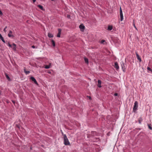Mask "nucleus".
<instances>
[{"mask_svg":"<svg viewBox=\"0 0 152 152\" xmlns=\"http://www.w3.org/2000/svg\"><path fill=\"white\" fill-rule=\"evenodd\" d=\"M64 136V143L65 145H69L70 143L65 134H63Z\"/></svg>","mask_w":152,"mask_h":152,"instance_id":"nucleus-1","label":"nucleus"},{"mask_svg":"<svg viewBox=\"0 0 152 152\" xmlns=\"http://www.w3.org/2000/svg\"><path fill=\"white\" fill-rule=\"evenodd\" d=\"M138 107V103L137 102L135 101L134 103V106L133 108V110L134 112H135L137 109Z\"/></svg>","mask_w":152,"mask_h":152,"instance_id":"nucleus-2","label":"nucleus"},{"mask_svg":"<svg viewBox=\"0 0 152 152\" xmlns=\"http://www.w3.org/2000/svg\"><path fill=\"white\" fill-rule=\"evenodd\" d=\"M120 15L121 18V21H122L123 20L124 18L122 11L121 7H120Z\"/></svg>","mask_w":152,"mask_h":152,"instance_id":"nucleus-3","label":"nucleus"},{"mask_svg":"<svg viewBox=\"0 0 152 152\" xmlns=\"http://www.w3.org/2000/svg\"><path fill=\"white\" fill-rule=\"evenodd\" d=\"M114 67L115 68H116L117 70H118L119 69V66L117 62H115Z\"/></svg>","mask_w":152,"mask_h":152,"instance_id":"nucleus-4","label":"nucleus"},{"mask_svg":"<svg viewBox=\"0 0 152 152\" xmlns=\"http://www.w3.org/2000/svg\"><path fill=\"white\" fill-rule=\"evenodd\" d=\"M30 79L33 81L34 82V83L35 84H38L37 83L36 80L34 77H31L30 78Z\"/></svg>","mask_w":152,"mask_h":152,"instance_id":"nucleus-5","label":"nucleus"},{"mask_svg":"<svg viewBox=\"0 0 152 152\" xmlns=\"http://www.w3.org/2000/svg\"><path fill=\"white\" fill-rule=\"evenodd\" d=\"M136 57H137V59L140 62H141V59L139 55H138V54L137 53V52L136 53Z\"/></svg>","mask_w":152,"mask_h":152,"instance_id":"nucleus-6","label":"nucleus"},{"mask_svg":"<svg viewBox=\"0 0 152 152\" xmlns=\"http://www.w3.org/2000/svg\"><path fill=\"white\" fill-rule=\"evenodd\" d=\"M12 32L11 31H9V33L8 34V36L9 37H13L14 36L12 35Z\"/></svg>","mask_w":152,"mask_h":152,"instance_id":"nucleus-7","label":"nucleus"},{"mask_svg":"<svg viewBox=\"0 0 152 152\" xmlns=\"http://www.w3.org/2000/svg\"><path fill=\"white\" fill-rule=\"evenodd\" d=\"M61 29H58V33L57 35V37H60V35H61Z\"/></svg>","mask_w":152,"mask_h":152,"instance_id":"nucleus-8","label":"nucleus"},{"mask_svg":"<svg viewBox=\"0 0 152 152\" xmlns=\"http://www.w3.org/2000/svg\"><path fill=\"white\" fill-rule=\"evenodd\" d=\"M84 26L83 24H81L79 26V28L81 31L83 30L84 28Z\"/></svg>","mask_w":152,"mask_h":152,"instance_id":"nucleus-9","label":"nucleus"},{"mask_svg":"<svg viewBox=\"0 0 152 152\" xmlns=\"http://www.w3.org/2000/svg\"><path fill=\"white\" fill-rule=\"evenodd\" d=\"M114 42L115 43H119V40L117 38H116L115 39H113Z\"/></svg>","mask_w":152,"mask_h":152,"instance_id":"nucleus-10","label":"nucleus"},{"mask_svg":"<svg viewBox=\"0 0 152 152\" xmlns=\"http://www.w3.org/2000/svg\"><path fill=\"white\" fill-rule=\"evenodd\" d=\"M121 67H122V69H123V70L124 71V70L126 69L125 64H124V63H123L122 64H121Z\"/></svg>","mask_w":152,"mask_h":152,"instance_id":"nucleus-11","label":"nucleus"},{"mask_svg":"<svg viewBox=\"0 0 152 152\" xmlns=\"http://www.w3.org/2000/svg\"><path fill=\"white\" fill-rule=\"evenodd\" d=\"M12 45L13 46L12 47L13 48V50L15 51L16 50V45L15 44L13 43L12 44Z\"/></svg>","mask_w":152,"mask_h":152,"instance_id":"nucleus-12","label":"nucleus"},{"mask_svg":"<svg viewBox=\"0 0 152 152\" xmlns=\"http://www.w3.org/2000/svg\"><path fill=\"white\" fill-rule=\"evenodd\" d=\"M113 29V27L112 26H109L107 27V30L109 31H111Z\"/></svg>","mask_w":152,"mask_h":152,"instance_id":"nucleus-13","label":"nucleus"},{"mask_svg":"<svg viewBox=\"0 0 152 152\" xmlns=\"http://www.w3.org/2000/svg\"><path fill=\"white\" fill-rule=\"evenodd\" d=\"M101 81L100 80H98V86L99 87H101Z\"/></svg>","mask_w":152,"mask_h":152,"instance_id":"nucleus-14","label":"nucleus"},{"mask_svg":"<svg viewBox=\"0 0 152 152\" xmlns=\"http://www.w3.org/2000/svg\"><path fill=\"white\" fill-rule=\"evenodd\" d=\"M0 39L4 43L5 42V40L3 37H2L1 34H0Z\"/></svg>","mask_w":152,"mask_h":152,"instance_id":"nucleus-15","label":"nucleus"},{"mask_svg":"<svg viewBox=\"0 0 152 152\" xmlns=\"http://www.w3.org/2000/svg\"><path fill=\"white\" fill-rule=\"evenodd\" d=\"M0 39L4 43L5 42V40L3 37H2L1 34H0Z\"/></svg>","mask_w":152,"mask_h":152,"instance_id":"nucleus-16","label":"nucleus"},{"mask_svg":"<svg viewBox=\"0 0 152 152\" xmlns=\"http://www.w3.org/2000/svg\"><path fill=\"white\" fill-rule=\"evenodd\" d=\"M0 39L4 43L5 42V40L3 37H2L1 34H0Z\"/></svg>","mask_w":152,"mask_h":152,"instance_id":"nucleus-17","label":"nucleus"},{"mask_svg":"<svg viewBox=\"0 0 152 152\" xmlns=\"http://www.w3.org/2000/svg\"><path fill=\"white\" fill-rule=\"evenodd\" d=\"M0 39L4 43L5 42V40L3 37H2L1 34H0Z\"/></svg>","mask_w":152,"mask_h":152,"instance_id":"nucleus-18","label":"nucleus"},{"mask_svg":"<svg viewBox=\"0 0 152 152\" xmlns=\"http://www.w3.org/2000/svg\"><path fill=\"white\" fill-rule=\"evenodd\" d=\"M143 119L142 118H140L138 119L139 123V124H141Z\"/></svg>","mask_w":152,"mask_h":152,"instance_id":"nucleus-19","label":"nucleus"},{"mask_svg":"<svg viewBox=\"0 0 152 152\" xmlns=\"http://www.w3.org/2000/svg\"><path fill=\"white\" fill-rule=\"evenodd\" d=\"M48 36L50 38L53 37V35L50 33H48Z\"/></svg>","mask_w":152,"mask_h":152,"instance_id":"nucleus-20","label":"nucleus"},{"mask_svg":"<svg viewBox=\"0 0 152 152\" xmlns=\"http://www.w3.org/2000/svg\"><path fill=\"white\" fill-rule=\"evenodd\" d=\"M50 65H45V68L46 69H49L50 67Z\"/></svg>","mask_w":152,"mask_h":152,"instance_id":"nucleus-21","label":"nucleus"},{"mask_svg":"<svg viewBox=\"0 0 152 152\" xmlns=\"http://www.w3.org/2000/svg\"><path fill=\"white\" fill-rule=\"evenodd\" d=\"M84 60H85V62L86 63H87V64L88 63V58H84Z\"/></svg>","mask_w":152,"mask_h":152,"instance_id":"nucleus-22","label":"nucleus"},{"mask_svg":"<svg viewBox=\"0 0 152 152\" xmlns=\"http://www.w3.org/2000/svg\"><path fill=\"white\" fill-rule=\"evenodd\" d=\"M37 7H39L41 10H43V7L42 5H39L37 6Z\"/></svg>","mask_w":152,"mask_h":152,"instance_id":"nucleus-23","label":"nucleus"},{"mask_svg":"<svg viewBox=\"0 0 152 152\" xmlns=\"http://www.w3.org/2000/svg\"><path fill=\"white\" fill-rule=\"evenodd\" d=\"M51 42H52V45H53V46H54V47L55 46V42L53 40H52L51 41Z\"/></svg>","mask_w":152,"mask_h":152,"instance_id":"nucleus-24","label":"nucleus"},{"mask_svg":"<svg viewBox=\"0 0 152 152\" xmlns=\"http://www.w3.org/2000/svg\"><path fill=\"white\" fill-rule=\"evenodd\" d=\"M24 72L26 75L30 73L29 71H26L25 69H24Z\"/></svg>","mask_w":152,"mask_h":152,"instance_id":"nucleus-25","label":"nucleus"},{"mask_svg":"<svg viewBox=\"0 0 152 152\" xmlns=\"http://www.w3.org/2000/svg\"><path fill=\"white\" fill-rule=\"evenodd\" d=\"M5 75H6V77L7 78V79L8 80H10V77H9V76H8V75L6 74H5Z\"/></svg>","mask_w":152,"mask_h":152,"instance_id":"nucleus-26","label":"nucleus"},{"mask_svg":"<svg viewBox=\"0 0 152 152\" xmlns=\"http://www.w3.org/2000/svg\"><path fill=\"white\" fill-rule=\"evenodd\" d=\"M96 133L95 132H93L92 133V135L93 136H94L95 134H96Z\"/></svg>","mask_w":152,"mask_h":152,"instance_id":"nucleus-27","label":"nucleus"},{"mask_svg":"<svg viewBox=\"0 0 152 152\" xmlns=\"http://www.w3.org/2000/svg\"><path fill=\"white\" fill-rule=\"evenodd\" d=\"M147 69L148 70L150 71H151V70H152V69H151L149 67H148L147 68Z\"/></svg>","mask_w":152,"mask_h":152,"instance_id":"nucleus-28","label":"nucleus"},{"mask_svg":"<svg viewBox=\"0 0 152 152\" xmlns=\"http://www.w3.org/2000/svg\"><path fill=\"white\" fill-rule=\"evenodd\" d=\"M8 45L10 47H12V45H11V44H10V43H8Z\"/></svg>","mask_w":152,"mask_h":152,"instance_id":"nucleus-29","label":"nucleus"},{"mask_svg":"<svg viewBox=\"0 0 152 152\" xmlns=\"http://www.w3.org/2000/svg\"><path fill=\"white\" fill-rule=\"evenodd\" d=\"M7 28V27L6 26L4 29V31L5 32H6V29Z\"/></svg>","mask_w":152,"mask_h":152,"instance_id":"nucleus-30","label":"nucleus"},{"mask_svg":"<svg viewBox=\"0 0 152 152\" xmlns=\"http://www.w3.org/2000/svg\"><path fill=\"white\" fill-rule=\"evenodd\" d=\"M148 127L150 129H151L152 130V128L149 125H148Z\"/></svg>","mask_w":152,"mask_h":152,"instance_id":"nucleus-31","label":"nucleus"},{"mask_svg":"<svg viewBox=\"0 0 152 152\" xmlns=\"http://www.w3.org/2000/svg\"><path fill=\"white\" fill-rule=\"evenodd\" d=\"M104 42V40H102L101 42V43H103Z\"/></svg>","mask_w":152,"mask_h":152,"instance_id":"nucleus-32","label":"nucleus"},{"mask_svg":"<svg viewBox=\"0 0 152 152\" xmlns=\"http://www.w3.org/2000/svg\"><path fill=\"white\" fill-rule=\"evenodd\" d=\"M32 48H36L37 47H36L35 46H34V45H33L32 46Z\"/></svg>","mask_w":152,"mask_h":152,"instance_id":"nucleus-33","label":"nucleus"},{"mask_svg":"<svg viewBox=\"0 0 152 152\" xmlns=\"http://www.w3.org/2000/svg\"><path fill=\"white\" fill-rule=\"evenodd\" d=\"M0 15H3V13L0 10Z\"/></svg>","mask_w":152,"mask_h":152,"instance_id":"nucleus-34","label":"nucleus"},{"mask_svg":"<svg viewBox=\"0 0 152 152\" xmlns=\"http://www.w3.org/2000/svg\"><path fill=\"white\" fill-rule=\"evenodd\" d=\"M118 95V94L117 93H115L114 94V96H116Z\"/></svg>","mask_w":152,"mask_h":152,"instance_id":"nucleus-35","label":"nucleus"},{"mask_svg":"<svg viewBox=\"0 0 152 152\" xmlns=\"http://www.w3.org/2000/svg\"><path fill=\"white\" fill-rule=\"evenodd\" d=\"M134 28H135V29H137V28L135 26V25H134Z\"/></svg>","mask_w":152,"mask_h":152,"instance_id":"nucleus-36","label":"nucleus"},{"mask_svg":"<svg viewBox=\"0 0 152 152\" xmlns=\"http://www.w3.org/2000/svg\"><path fill=\"white\" fill-rule=\"evenodd\" d=\"M36 1V0H33V2H35Z\"/></svg>","mask_w":152,"mask_h":152,"instance_id":"nucleus-37","label":"nucleus"},{"mask_svg":"<svg viewBox=\"0 0 152 152\" xmlns=\"http://www.w3.org/2000/svg\"><path fill=\"white\" fill-rule=\"evenodd\" d=\"M89 98L90 99H91V97L90 96H89Z\"/></svg>","mask_w":152,"mask_h":152,"instance_id":"nucleus-38","label":"nucleus"},{"mask_svg":"<svg viewBox=\"0 0 152 152\" xmlns=\"http://www.w3.org/2000/svg\"><path fill=\"white\" fill-rule=\"evenodd\" d=\"M67 17H68V18H69V17L70 16H69V15H68Z\"/></svg>","mask_w":152,"mask_h":152,"instance_id":"nucleus-39","label":"nucleus"},{"mask_svg":"<svg viewBox=\"0 0 152 152\" xmlns=\"http://www.w3.org/2000/svg\"><path fill=\"white\" fill-rule=\"evenodd\" d=\"M12 102L14 103H15V102H14V101H12Z\"/></svg>","mask_w":152,"mask_h":152,"instance_id":"nucleus-40","label":"nucleus"},{"mask_svg":"<svg viewBox=\"0 0 152 152\" xmlns=\"http://www.w3.org/2000/svg\"><path fill=\"white\" fill-rule=\"evenodd\" d=\"M52 1H54V0H51Z\"/></svg>","mask_w":152,"mask_h":152,"instance_id":"nucleus-41","label":"nucleus"}]
</instances>
